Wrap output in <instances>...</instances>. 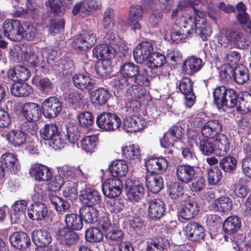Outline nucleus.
<instances>
[{"mask_svg":"<svg viewBox=\"0 0 251 251\" xmlns=\"http://www.w3.org/2000/svg\"><path fill=\"white\" fill-rule=\"evenodd\" d=\"M233 75L235 81L238 84H244L249 79V70L241 64L235 68Z\"/></svg>","mask_w":251,"mask_h":251,"instance_id":"49","label":"nucleus"},{"mask_svg":"<svg viewBox=\"0 0 251 251\" xmlns=\"http://www.w3.org/2000/svg\"><path fill=\"white\" fill-rule=\"evenodd\" d=\"M125 187L126 196L130 201H139L145 196V189L144 186L135 180H127L125 183Z\"/></svg>","mask_w":251,"mask_h":251,"instance_id":"8","label":"nucleus"},{"mask_svg":"<svg viewBox=\"0 0 251 251\" xmlns=\"http://www.w3.org/2000/svg\"><path fill=\"white\" fill-rule=\"evenodd\" d=\"M0 161L2 165L11 172L15 173L20 170L18 160L12 153H5L2 154Z\"/></svg>","mask_w":251,"mask_h":251,"instance_id":"40","label":"nucleus"},{"mask_svg":"<svg viewBox=\"0 0 251 251\" xmlns=\"http://www.w3.org/2000/svg\"><path fill=\"white\" fill-rule=\"evenodd\" d=\"M11 93L18 97H26L31 92L32 88L26 83H15L10 87Z\"/></svg>","mask_w":251,"mask_h":251,"instance_id":"44","label":"nucleus"},{"mask_svg":"<svg viewBox=\"0 0 251 251\" xmlns=\"http://www.w3.org/2000/svg\"><path fill=\"white\" fill-rule=\"evenodd\" d=\"M61 170V173L66 177V183L65 188L63 190V194L66 197L72 199L75 198L77 196V191L75 182L71 181L75 177V174L73 169L67 166H63Z\"/></svg>","mask_w":251,"mask_h":251,"instance_id":"11","label":"nucleus"},{"mask_svg":"<svg viewBox=\"0 0 251 251\" xmlns=\"http://www.w3.org/2000/svg\"><path fill=\"white\" fill-rule=\"evenodd\" d=\"M167 187L168 193L172 199H178L184 194L182 186L178 182L172 183Z\"/></svg>","mask_w":251,"mask_h":251,"instance_id":"55","label":"nucleus"},{"mask_svg":"<svg viewBox=\"0 0 251 251\" xmlns=\"http://www.w3.org/2000/svg\"><path fill=\"white\" fill-rule=\"evenodd\" d=\"M143 15V9L141 5H136L130 7L127 24L132 30H135L141 28L139 21L142 19Z\"/></svg>","mask_w":251,"mask_h":251,"instance_id":"23","label":"nucleus"},{"mask_svg":"<svg viewBox=\"0 0 251 251\" xmlns=\"http://www.w3.org/2000/svg\"><path fill=\"white\" fill-rule=\"evenodd\" d=\"M55 235L56 240L60 244L68 246L75 244L79 240L77 233L64 226L57 228Z\"/></svg>","mask_w":251,"mask_h":251,"instance_id":"12","label":"nucleus"},{"mask_svg":"<svg viewBox=\"0 0 251 251\" xmlns=\"http://www.w3.org/2000/svg\"><path fill=\"white\" fill-rule=\"evenodd\" d=\"M146 184L149 190L153 193H158L163 188V179L158 173H150L145 177Z\"/></svg>","mask_w":251,"mask_h":251,"instance_id":"25","label":"nucleus"},{"mask_svg":"<svg viewBox=\"0 0 251 251\" xmlns=\"http://www.w3.org/2000/svg\"><path fill=\"white\" fill-rule=\"evenodd\" d=\"M216 148V155L222 156L225 155L229 151L230 142L228 137L224 134H220L214 140Z\"/></svg>","mask_w":251,"mask_h":251,"instance_id":"32","label":"nucleus"},{"mask_svg":"<svg viewBox=\"0 0 251 251\" xmlns=\"http://www.w3.org/2000/svg\"><path fill=\"white\" fill-rule=\"evenodd\" d=\"M165 210L166 205L164 201L159 199H154L149 203L148 214L151 219L157 220L163 216Z\"/></svg>","mask_w":251,"mask_h":251,"instance_id":"19","label":"nucleus"},{"mask_svg":"<svg viewBox=\"0 0 251 251\" xmlns=\"http://www.w3.org/2000/svg\"><path fill=\"white\" fill-rule=\"evenodd\" d=\"M28 69L23 66L18 65L7 72V76L13 81H25L30 76Z\"/></svg>","mask_w":251,"mask_h":251,"instance_id":"28","label":"nucleus"},{"mask_svg":"<svg viewBox=\"0 0 251 251\" xmlns=\"http://www.w3.org/2000/svg\"><path fill=\"white\" fill-rule=\"evenodd\" d=\"M222 123L217 120H211L204 124L201 129L203 137L214 139L220 134L222 129Z\"/></svg>","mask_w":251,"mask_h":251,"instance_id":"17","label":"nucleus"},{"mask_svg":"<svg viewBox=\"0 0 251 251\" xmlns=\"http://www.w3.org/2000/svg\"><path fill=\"white\" fill-rule=\"evenodd\" d=\"M214 210L225 213L229 212L233 206L231 199L228 196H221L214 201Z\"/></svg>","mask_w":251,"mask_h":251,"instance_id":"39","label":"nucleus"},{"mask_svg":"<svg viewBox=\"0 0 251 251\" xmlns=\"http://www.w3.org/2000/svg\"><path fill=\"white\" fill-rule=\"evenodd\" d=\"M11 244L15 248L21 249L27 247L30 243L29 236L23 232H15L9 237Z\"/></svg>","mask_w":251,"mask_h":251,"instance_id":"31","label":"nucleus"},{"mask_svg":"<svg viewBox=\"0 0 251 251\" xmlns=\"http://www.w3.org/2000/svg\"><path fill=\"white\" fill-rule=\"evenodd\" d=\"M179 90L185 96L184 104L188 108L192 106L195 102V97L193 91V83L190 78L184 77L180 81Z\"/></svg>","mask_w":251,"mask_h":251,"instance_id":"13","label":"nucleus"},{"mask_svg":"<svg viewBox=\"0 0 251 251\" xmlns=\"http://www.w3.org/2000/svg\"><path fill=\"white\" fill-rule=\"evenodd\" d=\"M109 169L113 176L120 177L126 176L128 169L126 161L118 160L111 163Z\"/></svg>","mask_w":251,"mask_h":251,"instance_id":"38","label":"nucleus"},{"mask_svg":"<svg viewBox=\"0 0 251 251\" xmlns=\"http://www.w3.org/2000/svg\"><path fill=\"white\" fill-rule=\"evenodd\" d=\"M147 125L142 117L134 116L126 117L123 122V128L127 132H135L143 129Z\"/></svg>","mask_w":251,"mask_h":251,"instance_id":"18","label":"nucleus"},{"mask_svg":"<svg viewBox=\"0 0 251 251\" xmlns=\"http://www.w3.org/2000/svg\"><path fill=\"white\" fill-rule=\"evenodd\" d=\"M181 21L180 24L181 27H183L189 35H190L194 31L195 28V16L193 17L186 13L182 16Z\"/></svg>","mask_w":251,"mask_h":251,"instance_id":"53","label":"nucleus"},{"mask_svg":"<svg viewBox=\"0 0 251 251\" xmlns=\"http://www.w3.org/2000/svg\"><path fill=\"white\" fill-rule=\"evenodd\" d=\"M195 15V28L196 32L200 35L203 40H206L207 37L210 36L212 30L210 26L207 25L204 13L196 8H193Z\"/></svg>","mask_w":251,"mask_h":251,"instance_id":"9","label":"nucleus"},{"mask_svg":"<svg viewBox=\"0 0 251 251\" xmlns=\"http://www.w3.org/2000/svg\"><path fill=\"white\" fill-rule=\"evenodd\" d=\"M42 138L48 141L47 144L55 150L64 147L65 141L62 139L58 128L55 124H47L40 130Z\"/></svg>","mask_w":251,"mask_h":251,"instance_id":"2","label":"nucleus"},{"mask_svg":"<svg viewBox=\"0 0 251 251\" xmlns=\"http://www.w3.org/2000/svg\"><path fill=\"white\" fill-rule=\"evenodd\" d=\"M188 33L181 27L175 25L171 29V37L173 41L176 43L185 42V39L189 36Z\"/></svg>","mask_w":251,"mask_h":251,"instance_id":"52","label":"nucleus"},{"mask_svg":"<svg viewBox=\"0 0 251 251\" xmlns=\"http://www.w3.org/2000/svg\"><path fill=\"white\" fill-rule=\"evenodd\" d=\"M237 111L244 115L251 111V95L248 93L244 95L238 100L236 106Z\"/></svg>","mask_w":251,"mask_h":251,"instance_id":"46","label":"nucleus"},{"mask_svg":"<svg viewBox=\"0 0 251 251\" xmlns=\"http://www.w3.org/2000/svg\"><path fill=\"white\" fill-rule=\"evenodd\" d=\"M73 81L77 88L86 89L89 91L94 88L96 85V80L91 77L88 74H75L73 76Z\"/></svg>","mask_w":251,"mask_h":251,"instance_id":"21","label":"nucleus"},{"mask_svg":"<svg viewBox=\"0 0 251 251\" xmlns=\"http://www.w3.org/2000/svg\"><path fill=\"white\" fill-rule=\"evenodd\" d=\"M120 51L121 49L119 47L115 48L111 45L105 44L97 45L93 50V55L98 59L102 60H110Z\"/></svg>","mask_w":251,"mask_h":251,"instance_id":"14","label":"nucleus"},{"mask_svg":"<svg viewBox=\"0 0 251 251\" xmlns=\"http://www.w3.org/2000/svg\"><path fill=\"white\" fill-rule=\"evenodd\" d=\"M66 227L72 230H80L83 226L81 217L74 213H70L66 215L64 219Z\"/></svg>","mask_w":251,"mask_h":251,"instance_id":"42","label":"nucleus"},{"mask_svg":"<svg viewBox=\"0 0 251 251\" xmlns=\"http://www.w3.org/2000/svg\"><path fill=\"white\" fill-rule=\"evenodd\" d=\"M32 239L38 246H47L52 240L50 233L46 229L35 230L32 232Z\"/></svg>","mask_w":251,"mask_h":251,"instance_id":"34","label":"nucleus"},{"mask_svg":"<svg viewBox=\"0 0 251 251\" xmlns=\"http://www.w3.org/2000/svg\"><path fill=\"white\" fill-rule=\"evenodd\" d=\"M168 167V162L163 157L151 158L146 161L147 170L151 173L164 171Z\"/></svg>","mask_w":251,"mask_h":251,"instance_id":"29","label":"nucleus"},{"mask_svg":"<svg viewBox=\"0 0 251 251\" xmlns=\"http://www.w3.org/2000/svg\"><path fill=\"white\" fill-rule=\"evenodd\" d=\"M202 66L203 63L201 59L191 57L184 62L182 70L187 74L193 75L200 70Z\"/></svg>","mask_w":251,"mask_h":251,"instance_id":"33","label":"nucleus"},{"mask_svg":"<svg viewBox=\"0 0 251 251\" xmlns=\"http://www.w3.org/2000/svg\"><path fill=\"white\" fill-rule=\"evenodd\" d=\"M186 236L193 241H197L204 238L203 227L196 223H191L186 226L185 229Z\"/></svg>","mask_w":251,"mask_h":251,"instance_id":"27","label":"nucleus"},{"mask_svg":"<svg viewBox=\"0 0 251 251\" xmlns=\"http://www.w3.org/2000/svg\"><path fill=\"white\" fill-rule=\"evenodd\" d=\"M172 138V141H174L176 147H181L182 144V137L184 134V130L180 126L172 127L168 132Z\"/></svg>","mask_w":251,"mask_h":251,"instance_id":"56","label":"nucleus"},{"mask_svg":"<svg viewBox=\"0 0 251 251\" xmlns=\"http://www.w3.org/2000/svg\"><path fill=\"white\" fill-rule=\"evenodd\" d=\"M228 89L224 86H220L216 87L213 92L214 101L218 108H220L222 101H223L225 95L226 94Z\"/></svg>","mask_w":251,"mask_h":251,"instance_id":"59","label":"nucleus"},{"mask_svg":"<svg viewBox=\"0 0 251 251\" xmlns=\"http://www.w3.org/2000/svg\"><path fill=\"white\" fill-rule=\"evenodd\" d=\"M22 27L23 25L20 21L14 19H7L3 24L4 35L14 41H21Z\"/></svg>","mask_w":251,"mask_h":251,"instance_id":"7","label":"nucleus"},{"mask_svg":"<svg viewBox=\"0 0 251 251\" xmlns=\"http://www.w3.org/2000/svg\"><path fill=\"white\" fill-rule=\"evenodd\" d=\"M100 8V3L96 0H83L75 4L72 13L74 16L78 15L82 18H86Z\"/></svg>","mask_w":251,"mask_h":251,"instance_id":"5","label":"nucleus"},{"mask_svg":"<svg viewBox=\"0 0 251 251\" xmlns=\"http://www.w3.org/2000/svg\"><path fill=\"white\" fill-rule=\"evenodd\" d=\"M98 142V139L97 136H86L81 140V147L85 151L91 153L94 151Z\"/></svg>","mask_w":251,"mask_h":251,"instance_id":"47","label":"nucleus"},{"mask_svg":"<svg viewBox=\"0 0 251 251\" xmlns=\"http://www.w3.org/2000/svg\"><path fill=\"white\" fill-rule=\"evenodd\" d=\"M199 149L202 154L210 155L213 153L216 155V148L214 142L209 139H203L199 142Z\"/></svg>","mask_w":251,"mask_h":251,"instance_id":"51","label":"nucleus"},{"mask_svg":"<svg viewBox=\"0 0 251 251\" xmlns=\"http://www.w3.org/2000/svg\"><path fill=\"white\" fill-rule=\"evenodd\" d=\"M222 177L221 171L217 167L210 168L207 170V179L211 185L217 184Z\"/></svg>","mask_w":251,"mask_h":251,"instance_id":"63","label":"nucleus"},{"mask_svg":"<svg viewBox=\"0 0 251 251\" xmlns=\"http://www.w3.org/2000/svg\"><path fill=\"white\" fill-rule=\"evenodd\" d=\"M49 199L55 209L59 212L65 211L69 209L70 203L69 201L58 196L54 192L49 194Z\"/></svg>","mask_w":251,"mask_h":251,"instance_id":"41","label":"nucleus"},{"mask_svg":"<svg viewBox=\"0 0 251 251\" xmlns=\"http://www.w3.org/2000/svg\"><path fill=\"white\" fill-rule=\"evenodd\" d=\"M31 195L34 202H42L47 197L45 186L41 184H35Z\"/></svg>","mask_w":251,"mask_h":251,"instance_id":"54","label":"nucleus"},{"mask_svg":"<svg viewBox=\"0 0 251 251\" xmlns=\"http://www.w3.org/2000/svg\"><path fill=\"white\" fill-rule=\"evenodd\" d=\"M36 126L33 123H23L20 130H12L6 135L7 141L15 147L23 145L26 140L27 135H34L36 133Z\"/></svg>","mask_w":251,"mask_h":251,"instance_id":"1","label":"nucleus"},{"mask_svg":"<svg viewBox=\"0 0 251 251\" xmlns=\"http://www.w3.org/2000/svg\"><path fill=\"white\" fill-rule=\"evenodd\" d=\"M37 33V30L35 26L30 23H25L23 25L21 40L24 39L27 41H31L36 37Z\"/></svg>","mask_w":251,"mask_h":251,"instance_id":"50","label":"nucleus"},{"mask_svg":"<svg viewBox=\"0 0 251 251\" xmlns=\"http://www.w3.org/2000/svg\"><path fill=\"white\" fill-rule=\"evenodd\" d=\"M241 220L238 217L232 216L228 217L223 223L224 231L228 234H232L237 231L241 227Z\"/></svg>","mask_w":251,"mask_h":251,"instance_id":"43","label":"nucleus"},{"mask_svg":"<svg viewBox=\"0 0 251 251\" xmlns=\"http://www.w3.org/2000/svg\"><path fill=\"white\" fill-rule=\"evenodd\" d=\"M237 160L234 157L226 156L223 157L220 161V165L223 169L227 172L233 171L236 167Z\"/></svg>","mask_w":251,"mask_h":251,"instance_id":"60","label":"nucleus"},{"mask_svg":"<svg viewBox=\"0 0 251 251\" xmlns=\"http://www.w3.org/2000/svg\"><path fill=\"white\" fill-rule=\"evenodd\" d=\"M166 62L165 56L158 52H153L145 64L150 68H158L162 67Z\"/></svg>","mask_w":251,"mask_h":251,"instance_id":"45","label":"nucleus"},{"mask_svg":"<svg viewBox=\"0 0 251 251\" xmlns=\"http://www.w3.org/2000/svg\"><path fill=\"white\" fill-rule=\"evenodd\" d=\"M79 199L83 204L92 206L100 204L101 201V197L100 193L89 188L80 191Z\"/></svg>","mask_w":251,"mask_h":251,"instance_id":"16","label":"nucleus"},{"mask_svg":"<svg viewBox=\"0 0 251 251\" xmlns=\"http://www.w3.org/2000/svg\"><path fill=\"white\" fill-rule=\"evenodd\" d=\"M67 137L69 142L72 144L73 146L75 145L77 146V141L79 139L80 134L77 130V128L75 126L71 124L67 125Z\"/></svg>","mask_w":251,"mask_h":251,"instance_id":"58","label":"nucleus"},{"mask_svg":"<svg viewBox=\"0 0 251 251\" xmlns=\"http://www.w3.org/2000/svg\"><path fill=\"white\" fill-rule=\"evenodd\" d=\"M120 72L124 77L131 78L136 76L139 74V69L135 64L127 62L121 66Z\"/></svg>","mask_w":251,"mask_h":251,"instance_id":"48","label":"nucleus"},{"mask_svg":"<svg viewBox=\"0 0 251 251\" xmlns=\"http://www.w3.org/2000/svg\"><path fill=\"white\" fill-rule=\"evenodd\" d=\"M232 42L240 49H244L249 44L244 34L238 31H232Z\"/></svg>","mask_w":251,"mask_h":251,"instance_id":"57","label":"nucleus"},{"mask_svg":"<svg viewBox=\"0 0 251 251\" xmlns=\"http://www.w3.org/2000/svg\"><path fill=\"white\" fill-rule=\"evenodd\" d=\"M41 108L46 117L55 118L62 110V103L57 97L51 96L45 100L42 103Z\"/></svg>","mask_w":251,"mask_h":251,"instance_id":"6","label":"nucleus"},{"mask_svg":"<svg viewBox=\"0 0 251 251\" xmlns=\"http://www.w3.org/2000/svg\"><path fill=\"white\" fill-rule=\"evenodd\" d=\"M16 56L19 61H25L32 67L38 66L42 64L44 61L43 55L35 54L31 50L29 47L20 44L14 47Z\"/></svg>","mask_w":251,"mask_h":251,"instance_id":"3","label":"nucleus"},{"mask_svg":"<svg viewBox=\"0 0 251 251\" xmlns=\"http://www.w3.org/2000/svg\"><path fill=\"white\" fill-rule=\"evenodd\" d=\"M122 189L123 183L119 179H107L102 185V190L103 194L109 198H114L120 195Z\"/></svg>","mask_w":251,"mask_h":251,"instance_id":"15","label":"nucleus"},{"mask_svg":"<svg viewBox=\"0 0 251 251\" xmlns=\"http://www.w3.org/2000/svg\"><path fill=\"white\" fill-rule=\"evenodd\" d=\"M47 214V207L42 202H34L30 205L27 210L28 217L33 220H42Z\"/></svg>","mask_w":251,"mask_h":251,"instance_id":"22","label":"nucleus"},{"mask_svg":"<svg viewBox=\"0 0 251 251\" xmlns=\"http://www.w3.org/2000/svg\"><path fill=\"white\" fill-rule=\"evenodd\" d=\"M85 238L90 242H98L103 238V234L97 228L88 229L85 232Z\"/></svg>","mask_w":251,"mask_h":251,"instance_id":"61","label":"nucleus"},{"mask_svg":"<svg viewBox=\"0 0 251 251\" xmlns=\"http://www.w3.org/2000/svg\"><path fill=\"white\" fill-rule=\"evenodd\" d=\"M110 98V94L107 90L99 88L90 94L91 102L96 106L101 105L106 103Z\"/></svg>","mask_w":251,"mask_h":251,"instance_id":"35","label":"nucleus"},{"mask_svg":"<svg viewBox=\"0 0 251 251\" xmlns=\"http://www.w3.org/2000/svg\"><path fill=\"white\" fill-rule=\"evenodd\" d=\"M79 212L80 216L85 223H94L98 220L99 210L95 206H83Z\"/></svg>","mask_w":251,"mask_h":251,"instance_id":"30","label":"nucleus"},{"mask_svg":"<svg viewBox=\"0 0 251 251\" xmlns=\"http://www.w3.org/2000/svg\"><path fill=\"white\" fill-rule=\"evenodd\" d=\"M176 175L179 181L187 184L194 176V167L189 165H179L176 168Z\"/></svg>","mask_w":251,"mask_h":251,"instance_id":"26","label":"nucleus"},{"mask_svg":"<svg viewBox=\"0 0 251 251\" xmlns=\"http://www.w3.org/2000/svg\"><path fill=\"white\" fill-rule=\"evenodd\" d=\"M22 113L29 123L39 120L41 116L39 105L34 102L25 103L22 108Z\"/></svg>","mask_w":251,"mask_h":251,"instance_id":"20","label":"nucleus"},{"mask_svg":"<svg viewBox=\"0 0 251 251\" xmlns=\"http://www.w3.org/2000/svg\"><path fill=\"white\" fill-rule=\"evenodd\" d=\"M96 71L97 74L102 77L109 75L111 72L110 60H102L98 63L96 67Z\"/></svg>","mask_w":251,"mask_h":251,"instance_id":"62","label":"nucleus"},{"mask_svg":"<svg viewBox=\"0 0 251 251\" xmlns=\"http://www.w3.org/2000/svg\"><path fill=\"white\" fill-rule=\"evenodd\" d=\"M96 124L98 126L106 131H111L118 129L121 124L120 117L115 113L103 112L97 116Z\"/></svg>","mask_w":251,"mask_h":251,"instance_id":"4","label":"nucleus"},{"mask_svg":"<svg viewBox=\"0 0 251 251\" xmlns=\"http://www.w3.org/2000/svg\"><path fill=\"white\" fill-rule=\"evenodd\" d=\"M153 50L152 44L148 41H143L138 44L133 51L135 61L139 64H146Z\"/></svg>","mask_w":251,"mask_h":251,"instance_id":"10","label":"nucleus"},{"mask_svg":"<svg viewBox=\"0 0 251 251\" xmlns=\"http://www.w3.org/2000/svg\"><path fill=\"white\" fill-rule=\"evenodd\" d=\"M122 154L129 160L131 164L139 162L140 156V150L138 146L129 145L128 146L122 147Z\"/></svg>","mask_w":251,"mask_h":251,"instance_id":"36","label":"nucleus"},{"mask_svg":"<svg viewBox=\"0 0 251 251\" xmlns=\"http://www.w3.org/2000/svg\"><path fill=\"white\" fill-rule=\"evenodd\" d=\"M27 202L24 200H20L15 202L12 206L13 212L11 218L15 223H18L20 220L25 216Z\"/></svg>","mask_w":251,"mask_h":251,"instance_id":"37","label":"nucleus"},{"mask_svg":"<svg viewBox=\"0 0 251 251\" xmlns=\"http://www.w3.org/2000/svg\"><path fill=\"white\" fill-rule=\"evenodd\" d=\"M30 173L34 175L35 178L40 181H48L52 176V172L47 166L41 164L36 163L32 165Z\"/></svg>","mask_w":251,"mask_h":251,"instance_id":"24","label":"nucleus"},{"mask_svg":"<svg viewBox=\"0 0 251 251\" xmlns=\"http://www.w3.org/2000/svg\"><path fill=\"white\" fill-rule=\"evenodd\" d=\"M107 206L111 212H120L125 207L124 200L122 199H111L107 201Z\"/></svg>","mask_w":251,"mask_h":251,"instance_id":"64","label":"nucleus"}]
</instances>
